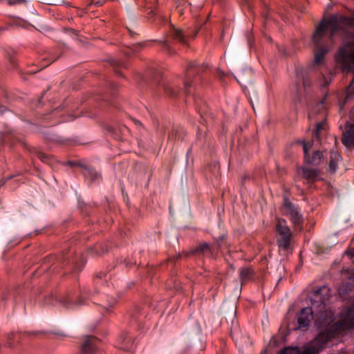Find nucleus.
Masks as SVG:
<instances>
[{"label":"nucleus","mask_w":354,"mask_h":354,"mask_svg":"<svg viewBox=\"0 0 354 354\" xmlns=\"http://www.w3.org/2000/svg\"><path fill=\"white\" fill-rule=\"evenodd\" d=\"M214 1L218 2V3H221L222 1V0H214Z\"/></svg>","instance_id":"nucleus-58"},{"label":"nucleus","mask_w":354,"mask_h":354,"mask_svg":"<svg viewBox=\"0 0 354 354\" xmlns=\"http://www.w3.org/2000/svg\"><path fill=\"white\" fill-rule=\"evenodd\" d=\"M92 4H93L94 6H95L97 7H99L103 4V2L102 1H93Z\"/></svg>","instance_id":"nucleus-48"},{"label":"nucleus","mask_w":354,"mask_h":354,"mask_svg":"<svg viewBox=\"0 0 354 354\" xmlns=\"http://www.w3.org/2000/svg\"><path fill=\"white\" fill-rule=\"evenodd\" d=\"M8 142H10V144L13 145L15 142H21V140L19 138H17L15 135L11 133L10 136H3L1 140L2 145H7Z\"/></svg>","instance_id":"nucleus-34"},{"label":"nucleus","mask_w":354,"mask_h":354,"mask_svg":"<svg viewBox=\"0 0 354 354\" xmlns=\"http://www.w3.org/2000/svg\"><path fill=\"white\" fill-rule=\"evenodd\" d=\"M74 165L81 168L80 172L83 176L90 183H99L101 179V175L93 167L83 165L80 162Z\"/></svg>","instance_id":"nucleus-14"},{"label":"nucleus","mask_w":354,"mask_h":354,"mask_svg":"<svg viewBox=\"0 0 354 354\" xmlns=\"http://www.w3.org/2000/svg\"><path fill=\"white\" fill-rule=\"evenodd\" d=\"M60 56V53L57 49H49L44 51L41 55L40 59L43 62L41 67L45 68L51 63L57 60Z\"/></svg>","instance_id":"nucleus-18"},{"label":"nucleus","mask_w":354,"mask_h":354,"mask_svg":"<svg viewBox=\"0 0 354 354\" xmlns=\"http://www.w3.org/2000/svg\"><path fill=\"white\" fill-rule=\"evenodd\" d=\"M106 274H105L103 272H100L98 274H96V277L97 278H99V279H102L104 277H106Z\"/></svg>","instance_id":"nucleus-51"},{"label":"nucleus","mask_w":354,"mask_h":354,"mask_svg":"<svg viewBox=\"0 0 354 354\" xmlns=\"http://www.w3.org/2000/svg\"><path fill=\"white\" fill-rule=\"evenodd\" d=\"M100 340L95 336H86L82 345V354H94L100 348Z\"/></svg>","instance_id":"nucleus-12"},{"label":"nucleus","mask_w":354,"mask_h":354,"mask_svg":"<svg viewBox=\"0 0 354 354\" xmlns=\"http://www.w3.org/2000/svg\"><path fill=\"white\" fill-rule=\"evenodd\" d=\"M275 232L277 244L279 250L284 251L292 250L291 241L293 234L286 219L282 218H277Z\"/></svg>","instance_id":"nucleus-8"},{"label":"nucleus","mask_w":354,"mask_h":354,"mask_svg":"<svg viewBox=\"0 0 354 354\" xmlns=\"http://www.w3.org/2000/svg\"><path fill=\"white\" fill-rule=\"evenodd\" d=\"M133 341L132 337H130L127 332H122L119 335L118 342V348L124 351H131Z\"/></svg>","instance_id":"nucleus-19"},{"label":"nucleus","mask_w":354,"mask_h":354,"mask_svg":"<svg viewBox=\"0 0 354 354\" xmlns=\"http://www.w3.org/2000/svg\"><path fill=\"white\" fill-rule=\"evenodd\" d=\"M6 30L5 27H0V35Z\"/></svg>","instance_id":"nucleus-55"},{"label":"nucleus","mask_w":354,"mask_h":354,"mask_svg":"<svg viewBox=\"0 0 354 354\" xmlns=\"http://www.w3.org/2000/svg\"><path fill=\"white\" fill-rule=\"evenodd\" d=\"M21 338V334L17 333H12L7 336V345L10 348L15 346V341H19Z\"/></svg>","instance_id":"nucleus-32"},{"label":"nucleus","mask_w":354,"mask_h":354,"mask_svg":"<svg viewBox=\"0 0 354 354\" xmlns=\"http://www.w3.org/2000/svg\"><path fill=\"white\" fill-rule=\"evenodd\" d=\"M342 142L346 148H354V122L346 124L342 133Z\"/></svg>","instance_id":"nucleus-15"},{"label":"nucleus","mask_w":354,"mask_h":354,"mask_svg":"<svg viewBox=\"0 0 354 354\" xmlns=\"http://www.w3.org/2000/svg\"><path fill=\"white\" fill-rule=\"evenodd\" d=\"M127 32H128L129 36L131 38H135L136 36H138L139 35L136 31L132 30L131 28H130L129 27H127Z\"/></svg>","instance_id":"nucleus-41"},{"label":"nucleus","mask_w":354,"mask_h":354,"mask_svg":"<svg viewBox=\"0 0 354 354\" xmlns=\"http://www.w3.org/2000/svg\"><path fill=\"white\" fill-rule=\"evenodd\" d=\"M247 4L250 6V0H244Z\"/></svg>","instance_id":"nucleus-57"},{"label":"nucleus","mask_w":354,"mask_h":354,"mask_svg":"<svg viewBox=\"0 0 354 354\" xmlns=\"http://www.w3.org/2000/svg\"><path fill=\"white\" fill-rule=\"evenodd\" d=\"M25 1V0H8V4L13 6Z\"/></svg>","instance_id":"nucleus-44"},{"label":"nucleus","mask_w":354,"mask_h":354,"mask_svg":"<svg viewBox=\"0 0 354 354\" xmlns=\"http://www.w3.org/2000/svg\"><path fill=\"white\" fill-rule=\"evenodd\" d=\"M46 333L44 331H32V332H26L24 333V335H36L37 334H44Z\"/></svg>","instance_id":"nucleus-45"},{"label":"nucleus","mask_w":354,"mask_h":354,"mask_svg":"<svg viewBox=\"0 0 354 354\" xmlns=\"http://www.w3.org/2000/svg\"><path fill=\"white\" fill-rule=\"evenodd\" d=\"M43 97V96L41 97V98H39L37 100V106H42V101H41V98Z\"/></svg>","instance_id":"nucleus-53"},{"label":"nucleus","mask_w":354,"mask_h":354,"mask_svg":"<svg viewBox=\"0 0 354 354\" xmlns=\"http://www.w3.org/2000/svg\"><path fill=\"white\" fill-rule=\"evenodd\" d=\"M341 155L335 151L330 152V158L328 162V171L331 174H335L338 169V164L342 161Z\"/></svg>","instance_id":"nucleus-20"},{"label":"nucleus","mask_w":354,"mask_h":354,"mask_svg":"<svg viewBox=\"0 0 354 354\" xmlns=\"http://www.w3.org/2000/svg\"><path fill=\"white\" fill-rule=\"evenodd\" d=\"M346 19L349 21L348 24H344L343 26L344 30H347L348 32H354V18L346 17Z\"/></svg>","instance_id":"nucleus-35"},{"label":"nucleus","mask_w":354,"mask_h":354,"mask_svg":"<svg viewBox=\"0 0 354 354\" xmlns=\"http://www.w3.org/2000/svg\"><path fill=\"white\" fill-rule=\"evenodd\" d=\"M281 211L283 215L289 218L295 230H303L304 218L297 205L292 203L287 195L283 196Z\"/></svg>","instance_id":"nucleus-7"},{"label":"nucleus","mask_w":354,"mask_h":354,"mask_svg":"<svg viewBox=\"0 0 354 354\" xmlns=\"http://www.w3.org/2000/svg\"><path fill=\"white\" fill-rule=\"evenodd\" d=\"M22 145L29 152L35 154L42 162L50 164L52 159L50 156L41 152L37 147L30 146L26 143H22Z\"/></svg>","instance_id":"nucleus-22"},{"label":"nucleus","mask_w":354,"mask_h":354,"mask_svg":"<svg viewBox=\"0 0 354 354\" xmlns=\"http://www.w3.org/2000/svg\"><path fill=\"white\" fill-rule=\"evenodd\" d=\"M213 252L214 250L212 245L207 242H201L199 243L196 248L191 249L187 254V256L203 254L212 257L213 256Z\"/></svg>","instance_id":"nucleus-16"},{"label":"nucleus","mask_w":354,"mask_h":354,"mask_svg":"<svg viewBox=\"0 0 354 354\" xmlns=\"http://www.w3.org/2000/svg\"><path fill=\"white\" fill-rule=\"evenodd\" d=\"M40 133L44 136V139L47 142H59L61 138L56 134L51 132L49 129H44L40 131Z\"/></svg>","instance_id":"nucleus-27"},{"label":"nucleus","mask_w":354,"mask_h":354,"mask_svg":"<svg viewBox=\"0 0 354 354\" xmlns=\"http://www.w3.org/2000/svg\"><path fill=\"white\" fill-rule=\"evenodd\" d=\"M65 32L71 33V34H73V35H75L76 36H77L78 34H79V31L78 30H75L73 28H65Z\"/></svg>","instance_id":"nucleus-43"},{"label":"nucleus","mask_w":354,"mask_h":354,"mask_svg":"<svg viewBox=\"0 0 354 354\" xmlns=\"http://www.w3.org/2000/svg\"><path fill=\"white\" fill-rule=\"evenodd\" d=\"M1 95L4 98L3 101L0 102V115H3L6 111L7 108L4 104L9 103L13 98L9 92L4 88H1Z\"/></svg>","instance_id":"nucleus-25"},{"label":"nucleus","mask_w":354,"mask_h":354,"mask_svg":"<svg viewBox=\"0 0 354 354\" xmlns=\"http://www.w3.org/2000/svg\"><path fill=\"white\" fill-rule=\"evenodd\" d=\"M225 239V236L224 234L221 235V236H219L216 239V244L217 245V246L218 248H221V244H222V242Z\"/></svg>","instance_id":"nucleus-42"},{"label":"nucleus","mask_w":354,"mask_h":354,"mask_svg":"<svg viewBox=\"0 0 354 354\" xmlns=\"http://www.w3.org/2000/svg\"><path fill=\"white\" fill-rule=\"evenodd\" d=\"M256 276L254 270L249 266L239 269V277L241 284H244L249 281L254 280Z\"/></svg>","instance_id":"nucleus-21"},{"label":"nucleus","mask_w":354,"mask_h":354,"mask_svg":"<svg viewBox=\"0 0 354 354\" xmlns=\"http://www.w3.org/2000/svg\"><path fill=\"white\" fill-rule=\"evenodd\" d=\"M107 251L108 248L106 245H104L102 243H97L88 250V253L95 254L96 255H101Z\"/></svg>","instance_id":"nucleus-31"},{"label":"nucleus","mask_w":354,"mask_h":354,"mask_svg":"<svg viewBox=\"0 0 354 354\" xmlns=\"http://www.w3.org/2000/svg\"><path fill=\"white\" fill-rule=\"evenodd\" d=\"M354 95V76L346 88V97L351 98Z\"/></svg>","instance_id":"nucleus-36"},{"label":"nucleus","mask_w":354,"mask_h":354,"mask_svg":"<svg viewBox=\"0 0 354 354\" xmlns=\"http://www.w3.org/2000/svg\"><path fill=\"white\" fill-rule=\"evenodd\" d=\"M323 129H324V122L323 121L317 122L316 124L315 130L313 133L314 136L316 137L317 138H318L319 136V133Z\"/></svg>","instance_id":"nucleus-37"},{"label":"nucleus","mask_w":354,"mask_h":354,"mask_svg":"<svg viewBox=\"0 0 354 354\" xmlns=\"http://www.w3.org/2000/svg\"><path fill=\"white\" fill-rule=\"evenodd\" d=\"M106 92L97 97V100L101 109L106 106L119 109L118 103L115 99L118 93V85L113 82L105 80Z\"/></svg>","instance_id":"nucleus-9"},{"label":"nucleus","mask_w":354,"mask_h":354,"mask_svg":"<svg viewBox=\"0 0 354 354\" xmlns=\"http://www.w3.org/2000/svg\"><path fill=\"white\" fill-rule=\"evenodd\" d=\"M200 28H198L194 30H182L170 24L165 38L162 40H154L153 41L160 44L163 52L169 56H173L176 54V50L174 45L179 44L182 46H187L189 41L195 38Z\"/></svg>","instance_id":"nucleus-5"},{"label":"nucleus","mask_w":354,"mask_h":354,"mask_svg":"<svg viewBox=\"0 0 354 354\" xmlns=\"http://www.w3.org/2000/svg\"><path fill=\"white\" fill-rule=\"evenodd\" d=\"M147 41L145 42H138L133 45L132 50L133 51H138L143 48H145L147 46Z\"/></svg>","instance_id":"nucleus-38"},{"label":"nucleus","mask_w":354,"mask_h":354,"mask_svg":"<svg viewBox=\"0 0 354 354\" xmlns=\"http://www.w3.org/2000/svg\"><path fill=\"white\" fill-rule=\"evenodd\" d=\"M326 97L321 100L315 106L311 107L308 112V118L310 120L315 119L316 116H319L322 120H325L326 117V109L324 106V100Z\"/></svg>","instance_id":"nucleus-17"},{"label":"nucleus","mask_w":354,"mask_h":354,"mask_svg":"<svg viewBox=\"0 0 354 354\" xmlns=\"http://www.w3.org/2000/svg\"><path fill=\"white\" fill-rule=\"evenodd\" d=\"M68 120H69V119H68V120H66V119L59 120H58V121H56V122H52L50 125H51V126H54V125L57 124V123H59V122H66V121H68Z\"/></svg>","instance_id":"nucleus-49"},{"label":"nucleus","mask_w":354,"mask_h":354,"mask_svg":"<svg viewBox=\"0 0 354 354\" xmlns=\"http://www.w3.org/2000/svg\"><path fill=\"white\" fill-rule=\"evenodd\" d=\"M124 264L126 267H131L133 265V263H131L130 261L125 259L124 260Z\"/></svg>","instance_id":"nucleus-50"},{"label":"nucleus","mask_w":354,"mask_h":354,"mask_svg":"<svg viewBox=\"0 0 354 354\" xmlns=\"http://www.w3.org/2000/svg\"><path fill=\"white\" fill-rule=\"evenodd\" d=\"M348 21L346 16L333 15L328 19L324 18L316 26L312 39L315 45L313 62L306 67H295V92L293 100L296 104L303 103L312 93L314 84L319 76L316 66L324 62L336 36L344 39L343 44L336 53V62L343 69L346 70H350L351 66L354 65V32L344 30L342 26L348 24Z\"/></svg>","instance_id":"nucleus-1"},{"label":"nucleus","mask_w":354,"mask_h":354,"mask_svg":"<svg viewBox=\"0 0 354 354\" xmlns=\"http://www.w3.org/2000/svg\"><path fill=\"white\" fill-rule=\"evenodd\" d=\"M60 109L59 108H56L49 114H46L44 115V120H48L51 115L52 116H57L59 114Z\"/></svg>","instance_id":"nucleus-39"},{"label":"nucleus","mask_w":354,"mask_h":354,"mask_svg":"<svg viewBox=\"0 0 354 354\" xmlns=\"http://www.w3.org/2000/svg\"><path fill=\"white\" fill-rule=\"evenodd\" d=\"M54 335H57V336H60V337H64L65 336V335H64L62 333H59V332H54L53 333Z\"/></svg>","instance_id":"nucleus-54"},{"label":"nucleus","mask_w":354,"mask_h":354,"mask_svg":"<svg viewBox=\"0 0 354 354\" xmlns=\"http://www.w3.org/2000/svg\"><path fill=\"white\" fill-rule=\"evenodd\" d=\"M186 135L185 129L182 127H174L173 129L169 133V140H183Z\"/></svg>","instance_id":"nucleus-23"},{"label":"nucleus","mask_w":354,"mask_h":354,"mask_svg":"<svg viewBox=\"0 0 354 354\" xmlns=\"http://www.w3.org/2000/svg\"><path fill=\"white\" fill-rule=\"evenodd\" d=\"M301 170L302 171L303 178L310 182H314L319 174L318 169L314 168L301 167Z\"/></svg>","instance_id":"nucleus-24"},{"label":"nucleus","mask_w":354,"mask_h":354,"mask_svg":"<svg viewBox=\"0 0 354 354\" xmlns=\"http://www.w3.org/2000/svg\"><path fill=\"white\" fill-rule=\"evenodd\" d=\"M28 73H34L35 72H32V71H28Z\"/></svg>","instance_id":"nucleus-60"},{"label":"nucleus","mask_w":354,"mask_h":354,"mask_svg":"<svg viewBox=\"0 0 354 354\" xmlns=\"http://www.w3.org/2000/svg\"><path fill=\"white\" fill-rule=\"evenodd\" d=\"M291 349L290 348H284L281 349L279 354H290Z\"/></svg>","instance_id":"nucleus-46"},{"label":"nucleus","mask_w":354,"mask_h":354,"mask_svg":"<svg viewBox=\"0 0 354 354\" xmlns=\"http://www.w3.org/2000/svg\"><path fill=\"white\" fill-rule=\"evenodd\" d=\"M342 319L333 324L335 330L345 329L354 331V306L346 307L342 313Z\"/></svg>","instance_id":"nucleus-11"},{"label":"nucleus","mask_w":354,"mask_h":354,"mask_svg":"<svg viewBox=\"0 0 354 354\" xmlns=\"http://www.w3.org/2000/svg\"><path fill=\"white\" fill-rule=\"evenodd\" d=\"M297 142L303 147L304 164L318 167L324 162V156L322 151L315 150L310 153V151L313 146V143L306 142L305 140H298Z\"/></svg>","instance_id":"nucleus-10"},{"label":"nucleus","mask_w":354,"mask_h":354,"mask_svg":"<svg viewBox=\"0 0 354 354\" xmlns=\"http://www.w3.org/2000/svg\"><path fill=\"white\" fill-rule=\"evenodd\" d=\"M191 151V149H189L187 151V153H189Z\"/></svg>","instance_id":"nucleus-61"},{"label":"nucleus","mask_w":354,"mask_h":354,"mask_svg":"<svg viewBox=\"0 0 354 354\" xmlns=\"http://www.w3.org/2000/svg\"><path fill=\"white\" fill-rule=\"evenodd\" d=\"M311 294L313 295V297L310 299L311 307L304 308L297 314V326L295 329L308 327L313 319L314 314L319 315L322 317V314L326 312V301L331 295L330 289L326 286L316 287L313 288Z\"/></svg>","instance_id":"nucleus-4"},{"label":"nucleus","mask_w":354,"mask_h":354,"mask_svg":"<svg viewBox=\"0 0 354 354\" xmlns=\"http://www.w3.org/2000/svg\"><path fill=\"white\" fill-rule=\"evenodd\" d=\"M15 175H10V176H8L7 177H5V178H2L1 180H0V188L3 186L8 181V180H11L12 178H15Z\"/></svg>","instance_id":"nucleus-40"},{"label":"nucleus","mask_w":354,"mask_h":354,"mask_svg":"<svg viewBox=\"0 0 354 354\" xmlns=\"http://www.w3.org/2000/svg\"><path fill=\"white\" fill-rule=\"evenodd\" d=\"M16 51L11 48L5 50V56L8 59L10 63V68L15 69L17 66V61L16 59Z\"/></svg>","instance_id":"nucleus-26"},{"label":"nucleus","mask_w":354,"mask_h":354,"mask_svg":"<svg viewBox=\"0 0 354 354\" xmlns=\"http://www.w3.org/2000/svg\"><path fill=\"white\" fill-rule=\"evenodd\" d=\"M346 254L349 256L350 257H354V248H351V250H348L346 252Z\"/></svg>","instance_id":"nucleus-47"},{"label":"nucleus","mask_w":354,"mask_h":354,"mask_svg":"<svg viewBox=\"0 0 354 354\" xmlns=\"http://www.w3.org/2000/svg\"><path fill=\"white\" fill-rule=\"evenodd\" d=\"M46 302L48 304H59L67 308H73L84 304L82 297H79L78 291L68 290L65 292L57 291L46 296Z\"/></svg>","instance_id":"nucleus-6"},{"label":"nucleus","mask_w":354,"mask_h":354,"mask_svg":"<svg viewBox=\"0 0 354 354\" xmlns=\"http://www.w3.org/2000/svg\"><path fill=\"white\" fill-rule=\"evenodd\" d=\"M105 222L108 223L109 222V218H105Z\"/></svg>","instance_id":"nucleus-59"},{"label":"nucleus","mask_w":354,"mask_h":354,"mask_svg":"<svg viewBox=\"0 0 354 354\" xmlns=\"http://www.w3.org/2000/svg\"><path fill=\"white\" fill-rule=\"evenodd\" d=\"M106 300L105 302L102 304V306L106 313H109L110 309L115 305L117 300L115 298L109 296H106Z\"/></svg>","instance_id":"nucleus-33"},{"label":"nucleus","mask_w":354,"mask_h":354,"mask_svg":"<svg viewBox=\"0 0 354 354\" xmlns=\"http://www.w3.org/2000/svg\"><path fill=\"white\" fill-rule=\"evenodd\" d=\"M143 315L142 313L141 308L136 306H135L129 313V316L131 322H135L138 324L140 319V317Z\"/></svg>","instance_id":"nucleus-28"},{"label":"nucleus","mask_w":354,"mask_h":354,"mask_svg":"<svg viewBox=\"0 0 354 354\" xmlns=\"http://www.w3.org/2000/svg\"><path fill=\"white\" fill-rule=\"evenodd\" d=\"M108 131L115 136V139L120 140L122 136L124 135L125 131H127L128 129L125 126H119L118 127L110 126L108 128Z\"/></svg>","instance_id":"nucleus-29"},{"label":"nucleus","mask_w":354,"mask_h":354,"mask_svg":"<svg viewBox=\"0 0 354 354\" xmlns=\"http://www.w3.org/2000/svg\"><path fill=\"white\" fill-rule=\"evenodd\" d=\"M74 241L72 240L66 243L60 254L46 257L41 266L32 272V277L48 273L65 274L71 272L81 271L85 260L82 255L77 254V248L73 245Z\"/></svg>","instance_id":"nucleus-3"},{"label":"nucleus","mask_w":354,"mask_h":354,"mask_svg":"<svg viewBox=\"0 0 354 354\" xmlns=\"http://www.w3.org/2000/svg\"><path fill=\"white\" fill-rule=\"evenodd\" d=\"M339 292L340 295L344 294V290H343V288H339Z\"/></svg>","instance_id":"nucleus-56"},{"label":"nucleus","mask_w":354,"mask_h":354,"mask_svg":"<svg viewBox=\"0 0 354 354\" xmlns=\"http://www.w3.org/2000/svg\"><path fill=\"white\" fill-rule=\"evenodd\" d=\"M339 331L340 330H335L333 325L330 328L319 333L314 339L313 343L316 346H317V348L319 349L324 347L330 341V339Z\"/></svg>","instance_id":"nucleus-13"},{"label":"nucleus","mask_w":354,"mask_h":354,"mask_svg":"<svg viewBox=\"0 0 354 354\" xmlns=\"http://www.w3.org/2000/svg\"><path fill=\"white\" fill-rule=\"evenodd\" d=\"M207 70V65L191 62L186 69L184 78L180 80V82H165L162 73L154 66H151L146 70L144 75L138 73L136 80L142 86L151 87V91L157 97L160 95L159 91H162L165 95L172 97L182 95L187 96L192 95V91L202 82V75Z\"/></svg>","instance_id":"nucleus-2"},{"label":"nucleus","mask_w":354,"mask_h":354,"mask_svg":"<svg viewBox=\"0 0 354 354\" xmlns=\"http://www.w3.org/2000/svg\"><path fill=\"white\" fill-rule=\"evenodd\" d=\"M111 66L113 68L114 73L118 76H122V73L120 71V68H127V64L124 62L116 59H111L109 61Z\"/></svg>","instance_id":"nucleus-30"},{"label":"nucleus","mask_w":354,"mask_h":354,"mask_svg":"<svg viewBox=\"0 0 354 354\" xmlns=\"http://www.w3.org/2000/svg\"><path fill=\"white\" fill-rule=\"evenodd\" d=\"M87 207L91 208V207H90V206L87 207L86 205H85V207H84V209H82V211H83V212L84 211V212H85V214H86V215L89 216V215L91 214V212L87 209Z\"/></svg>","instance_id":"nucleus-52"}]
</instances>
